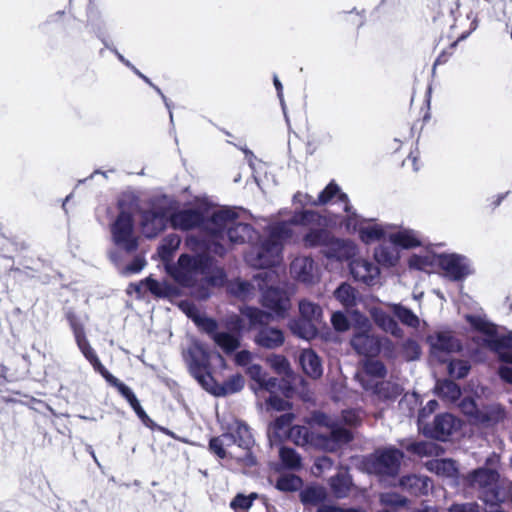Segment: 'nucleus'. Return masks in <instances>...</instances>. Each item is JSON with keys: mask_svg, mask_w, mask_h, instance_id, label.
Segmentation results:
<instances>
[{"mask_svg": "<svg viewBox=\"0 0 512 512\" xmlns=\"http://www.w3.org/2000/svg\"><path fill=\"white\" fill-rule=\"evenodd\" d=\"M204 231L208 237L204 243L206 253L182 254L176 265L168 267L173 279L201 300L210 296L212 287L223 285L226 278L224 270L215 265L209 254L223 257L232 246L258 237L257 231L250 224L239 221L237 211L228 207L215 210L207 218Z\"/></svg>", "mask_w": 512, "mask_h": 512, "instance_id": "obj_1", "label": "nucleus"}, {"mask_svg": "<svg viewBox=\"0 0 512 512\" xmlns=\"http://www.w3.org/2000/svg\"><path fill=\"white\" fill-rule=\"evenodd\" d=\"M314 422L320 427L327 428L329 436L315 430L310 431L305 426L295 425L283 438H288L299 446H311L327 451L336 450L339 445L349 442L352 438L349 430L325 414L315 415Z\"/></svg>", "mask_w": 512, "mask_h": 512, "instance_id": "obj_2", "label": "nucleus"}, {"mask_svg": "<svg viewBox=\"0 0 512 512\" xmlns=\"http://www.w3.org/2000/svg\"><path fill=\"white\" fill-rule=\"evenodd\" d=\"M119 214L110 224L112 243L127 254L134 253L139 246V236L135 229L133 213L140 209L138 197L124 193L118 201Z\"/></svg>", "mask_w": 512, "mask_h": 512, "instance_id": "obj_3", "label": "nucleus"}, {"mask_svg": "<svg viewBox=\"0 0 512 512\" xmlns=\"http://www.w3.org/2000/svg\"><path fill=\"white\" fill-rule=\"evenodd\" d=\"M276 274L273 270H263L253 277V284L246 281L235 283L234 292L243 298H247L253 287H257L261 293L262 305L276 316L284 317L290 308V299L287 292L275 285Z\"/></svg>", "mask_w": 512, "mask_h": 512, "instance_id": "obj_4", "label": "nucleus"}, {"mask_svg": "<svg viewBox=\"0 0 512 512\" xmlns=\"http://www.w3.org/2000/svg\"><path fill=\"white\" fill-rule=\"evenodd\" d=\"M252 442L248 427L238 420H233L226 427L225 433L210 440L209 447L221 459L252 463L249 453Z\"/></svg>", "mask_w": 512, "mask_h": 512, "instance_id": "obj_5", "label": "nucleus"}, {"mask_svg": "<svg viewBox=\"0 0 512 512\" xmlns=\"http://www.w3.org/2000/svg\"><path fill=\"white\" fill-rule=\"evenodd\" d=\"M293 235L288 223H276L269 228V235L246 253V262L259 269L268 268L281 262L283 242Z\"/></svg>", "mask_w": 512, "mask_h": 512, "instance_id": "obj_6", "label": "nucleus"}, {"mask_svg": "<svg viewBox=\"0 0 512 512\" xmlns=\"http://www.w3.org/2000/svg\"><path fill=\"white\" fill-rule=\"evenodd\" d=\"M73 331L75 335V339L77 342V345L84 355V357L90 362V364L93 366V368L99 372L105 380L119 391V393L129 402L135 413L143 419L146 417V413L141 407L138 399L136 398L135 394L132 392V390L126 386L124 383L119 381L116 377H114L100 362L99 358L97 357L95 351L90 346L88 340L86 339L85 333L80 325L74 324L73 325Z\"/></svg>", "mask_w": 512, "mask_h": 512, "instance_id": "obj_7", "label": "nucleus"}, {"mask_svg": "<svg viewBox=\"0 0 512 512\" xmlns=\"http://www.w3.org/2000/svg\"><path fill=\"white\" fill-rule=\"evenodd\" d=\"M73 331L75 335V339L77 342V345L84 355V357L90 362V364L93 366V368L99 372L105 380L119 391V393L129 402L135 413L143 419L146 417V413L141 407L138 399L136 398L135 394L132 392V390L126 386L124 383L119 381L116 377H114L100 362L99 358L97 357L95 351L90 346L88 340L86 339L85 333L80 325L74 324L73 325Z\"/></svg>", "mask_w": 512, "mask_h": 512, "instance_id": "obj_8", "label": "nucleus"}, {"mask_svg": "<svg viewBox=\"0 0 512 512\" xmlns=\"http://www.w3.org/2000/svg\"><path fill=\"white\" fill-rule=\"evenodd\" d=\"M302 241L306 248H321L323 254L330 259L348 260L356 253L353 242L334 237L322 226L308 230Z\"/></svg>", "mask_w": 512, "mask_h": 512, "instance_id": "obj_9", "label": "nucleus"}, {"mask_svg": "<svg viewBox=\"0 0 512 512\" xmlns=\"http://www.w3.org/2000/svg\"><path fill=\"white\" fill-rule=\"evenodd\" d=\"M386 370L377 360L368 359L364 362L363 370L358 374L363 388L383 399L396 397L402 391L399 385L384 381Z\"/></svg>", "mask_w": 512, "mask_h": 512, "instance_id": "obj_10", "label": "nucleus"}, {"mask_svg": "<svg viewBox=\"0 0 512 512\" xmlns=\"http://www.w3.org/2000/svg\"><path fill=\"white\" fill-rule=\"evenodd\" d=\"M477 339L497 353L502 361L512 364V332L498 329L492 322H475Z\"/></svg>", "mask_w": 512, "mask_h": 512, "instance_id": "obj_11", "label": "nucleus"}, {"mask_svg": "<svg viewBox=\"0 0 512 512\" xmlns=\"http://www.w3.org/2000/svg\"><path fill=\"white\" fill-rule=\"evenodd\" d=\"M336 331L353 329V348L367 357L375 356L380 350L378 339L371 334L370 322H331Z\"/></svg>", "mask_w": 512, "mask_h": 512, "instance_id": "obj_12", "label": "nucleus"}, {"mask_svg": "<svg viewBox=\"0 0 512 512\" xmlns=\"http://www.w3.org/2000/svg\"><path fill=\"white\" fill-rule=\"evenodd\" d=\"M469 481L471 486L481 490V497L484 502L490 503L492 506L506 498L504 483H499V476L492 468L474 471Z\"/></svg>", "mask_w": 512, "mask_h": 512, "instance_id": "obj_13", "label": "nucleus"}, {"mask_svg": "<svg viewBox=\"0 0 512 512\" xmlns=\"http://www.w3.org/2000/svg\"><path fill=\"white\" fill-rule=\"evenodd\" d=\"M184 358L189 366L191 373L205 388H209V381L212 380L211 375L207 372L209 365V353L198 342H192L190 347L184 353Z\"/></svg>", "mask_w": 512, "mask_h": 512, "instance_id": "obj_14", "label": "nucleus"}, {"mask_svg": "<svg viewBox=\"0 0 512 512\" xmlns=\"http://www.w3.org/2000/svg\"><path fill=\"white\" fill-rule=\"evenodd\" d=\"M437 263L444 276L452 281H461L474 273L470 259L464 255L443 253L437 256Z\"/></svg>", "mask_w": 512, "mask_h": 512, "instance_id": "obj_15", "label": "nucleus"}, {"mask_svg": "<svg viewBox=\"0 0 512 512\" xmlns=\"http://www.w3.org/2000/svg\"><path fill=\"white\" fill-rule=\"evenodd\" d=\"M292 277L305 285H314L320 280V268L315 261L308 256L296 257L290 264Z\"/></svg>", "mask_w": 512, "mask_h": 512, "instance_id": "obj_16", "label": "nucleus"}, {"mask_svg": "<svg viewBox=\"0 0 512 512\" xmlns=\"http://www.w3.org/2000/svg\"><path fill=\"white\" fill-rule=\"evenodd\" d=\"M461 423L452 414L444 413L435 417L432 425L426 424L420 431L430 437L446 440L460 429Z\"/></svg>", "mask_w": 512, "mask_h": 512, "instance_id": "obj_17", "label": "nucleus"}, {"mask_svg": "<svg viewBox=\"0 0 512 512\" xmlns=\"http://www.w3.org/2000/svg\"><path fill=\"white\" fill-rule=\"evenodd\" d=\"M402 453L397 449L379 451L371 460V472L380 475H395L400 466Z\"/></svg>", "mask_w": 512, "mask_h": 512, "instance_id": "obj_18", "label": "nucleus"}, {"mask_svg": "<svg viewBox=\"0 0 512 512\" xmlns=\"http://www.w3.org/2000/svg\"><path fill=\"white\" fill-rule=\"evenodd\" d=\"M349 269L355 281L373 286L379 283L380 270L371 260L355 258L350 261Z\"/></svg>", "mask_w": 512, "mask_h": 512, "instance_id": "obj_19", "label": "nucleus"}, {"mask_svg": "<svg viewBox=\"0 0 512 512\" xmlns=\"http://www.w3.org/2000/svg\"><path fill=\"white\" fill-rule=\"evenodd\" d=\"M346 226L349 229H358L360 239L366 244L379 241L385 238L387 234L386 226L375 223L361 224L358 215L354 211L348 215Z\"/></svg>", "mask_w": 512, "mask_h": 512, "instance_id": "obj_20", "label": "nucleus"}, {"mask_svg": "<svg viewBox=\"0 0 512 512\" xmlns=\"http://www.w3.org/2000/svg\"><path fill=\"white\" fill-rule=\"evenodd\" d=\"M217 322H196L199 330L205 331L215 343L225 352H231L239 346V336L236 331H218Z\"/></svg>", "mask_w": 512, "mask_h": 512, "instance_id": "obj_21", "label": "nucleus"}, {"mask_svg": "<svg viewBox=\"0 0 512 512\" xmlns=\"http://www.w3.org/2000/svg\"><path fill=\"white\" fill-rule=\"evenodd\" d=\"M431 354L441 362H446V355L460 349V343L450 332H438L429 336Z\"/></svg>", "mask_w": 512, "mask_h": 512, "instance_id": "obj_22", "label": "nucleus"}, {"mask_svg": "<svg viewBox=\"0 0 512 512\" xmlns=\"http://www.w3.org/2000/svg\"><path fill=\"white\" fill-rule=\"evenodd\" d=\"M169 221L174 229L186 231L200 226L204 230L207 219L197 209H183L173 212Z\"/></svg>", "mask_w": 512, "mask_h": 512, "instance_id": "obj_23", "label": "nucleus"}, {"mask_svg": "<svg viewBox=\"0 0 512 512\" xmlns=\"http://www.w3.org/2000/svg\"><path fill=\"white\" fill-rule=\"evenodd\" d=\"M372 320H419L408 308L400 304H380L371 309Z\"/></svg>", "mask_w": 512, "mask_h": 512, "instance_id": "obj_24", "label": "nucleus"}, {"mask_svg": "<svg viewBox=\"0 0 512 512\" xmlns=\"http://www.w3.org/2000/svg\"><path fill=\"white\" fill-rule=\"evenodd\" d=\"M167 220L166 213L162 210L144 211L141 215V226L145 237H156L165 229Z\"/></svg>", "mask_w": 512, "mask_h": 512, "instance_id": "obj_25", "label": "nucleus"}, {"mask_svg": "<svg viewBox=\"0 0 512 512\" xmlns=\"http://www.w3.org/2000/svg\"><path fill=\"white\" fill-rule=\"evenodd\" d=\"M246 373L255 382V384L251 385V388L259 400L262 399L263 393L272 392V389L277 386V379L266 378V374L258 364L248 366Z\"/></svg>", "mask_w": 512, "mask_h": 512, "instance_id": "obj_26", "label": "nucleus"}, {"mask_svg": "<svg viewBox=\"0 0 512 512\" xmlns=\"http://www.w3.org/2000/svg\"><path fill=\"white\" fill-rule=\"evenodd\" d=\"M333 197L337 198V201L343 203L344 205V211L348 213V215L352 212V207L349 205L348 196L345 193H342L340 191L339 186L334 183L330 182L324 190L320 192L317 199H312L310 196L306 195V204L311 205H325L328 203Z\"/></svg>", "mask_w": 512, "mask_h": 512, "instance_id": "obj_27", "label": "nucleus"}, {"mask_svg": "<svg viewBox=\"0 0 512 512\" xmlns=\"http://www.w3.org/2000/svg\"><path fill=\"white\" fill-rule=\"evenodd\" d=\"M506 418L504 409L498 405L493 404L480 410V414L475 416V425L489 428L502 423Z\"/></svg>", "mask_w": 512, "mask_h": 512, "instance_id": "obj_28", "label": "nucleus"}, {"mask_svg": "<svg viewBox=\"0 0 512 512\" xmlns=\"http://www.w3.org/2000/svg\"><path fill=\"white\" fill-rule=\"evenodd\" d=\"M325 218L322 217L318 212L313 210H300L296 211L289 221H282L281 223H288L291 228L292 225L316 228L323 226Z\"/></svg>", "mask_w": 512, "mask_h": 512, "instance_id": "obj_29", "label": "nucleus"}, {"mask_svg": "<svg viewBox=\"0 0 512 512\" xmlns=\"http://www.w3.org/2000/svg\"><path fill=\"white\" fill-rule=\"evenodd\" d=\"M389 240L391 243L405 249L418 247L423 243L421 234L418 231L408 228H402L395 233H391Z\"/></svg>", "mask_w": 512, "mask_h": 512, "instance_id": "obj_30", "label": "nucleus"}, {"mask_svg": "<svg viewBox=\"0 0 512 512\" xmlns=\"http://www.w3.org/2000/svg\"><path fill=\"white\" fill-rule=\"evenodd\" d=\"M255 341L262 347L273 349L283 344L284 336L281 330L263 325L256 335Z\"/></svg>", "mask_w": 512, "mask_h": 512, "instance_id": "obj_31", "label": "nucleus"}, {"mask_svg": "<svg viewBox=\"0 0 512 512\" xmlns=\"http://www.w3.org/2000/svg\"><path fill=\"white\" fill-rule=\"evenodd\" d=\"M303 372L312 379L321 377L323 367L320 358L312 350H304L299 358Z\"/></svg>", "mask_w": 512, "mask_h": 512, "instance_id": "obj_32", "label": "nucleus"}, {"mask_svg": "<svg viewBox=\"0 0 512 512\" xmlns=\"http://www.w3.org/2000/svg\"><path fill=\"white\" fill-rule=\"evenodd\" d=\"M400 485L415 495L426 494L432 487L431 481L424 476H408L400 481Z\"/></svg>", "mask_w": 512, "mask_h": 512, "instance_id": "obj_33", "label": "nucleus"}, {"mask_svg": "<svg viewBox=\"0 0 512 512\" xmlns=\"http://www.w3.org/2000/svg\"><path fill=\"white\" fill-rule=\"evenodd\" d=\"M212 382V380L208 382L210 389L207 390L215 395H227L239 392L245 384V380L240 374L232 376L221 387L218 388H214Z\"/></svg>", "mask_w": 512, "mask_h": 512, "instance_id": "obj_34", "label": "nucleus"}, {"mask_svg": "<svg viewBox=\"0 0 512 512\" xmlns=\"http://www.w3.org/2000/svg\"><path fill=\"white\" fill-rule=\"evenodd\" d=\"M427 468L437 475L453 478L457 475V467L451 459H434L427 463Z\"/></svg>", "mask_w": 512, "mask_h": 512, "instance_id": "obj_35", "label": "nucleus"}, {"mask_svg": "<svg viewBox=\"0 0 512 512\" xmlns=\"http://www.w3.org/2000/svg\"><path fill=\"white\" fill-rule=\"evenodd\" d=\"M300 320H321L323 317L322 307L309 299H302L298 303Z\"/></svg>", "mask_w": 512, "mask_h": 512, "instance_id": "obj_36", "label": "nucleus"}, {"mask_svg": "<svg viewBox=\"0 0 512 512\" xmlns=\"http://www.w3.org/2000/svg\"><path fill=\"white\" fill-rule=\"evenodd\" d=\"M300 498L305 505H318L326 499V491L321 486H308L301 491Z\"/></svg>", "mask_w": 512, "mask_h": 512, "instance_id": "obj_37", "label": "nucleus"}, {"mask_svg": "<svg viewBox=\"0 0 512 512\" xmlns=\"http://www.w3.org/2000/svg\"><path fill=\"white\" fill-rule=\"evenodd\" d=\"M437 394L442 399L453 402L460 396V388L452 381H439L435 387Z\"/></svg>", "mask_w": 512, "mask_h": 512, "instance_id": "obj_38", "label": "nucleus"}, {"mask_svg": "<svg viewBox=\"0 0 512 512\" xmlns=\"http://www.w3.org/2000/svg\"><path fill=\"white\" fill-rule=\"evenodd\" d=\"M335 298L344 306L352 307L356 301V290L348 283H342L335 291Z\"/></svg>", "mask_w": 512, "mask_h": 512, "instance_id": "obj_39", "label": "nucleus"}, {"mask_svg": "<svg viewBox=\"0 0 512 512\" xmlns=\"http://www.w3.org/2000/svg\"><path fill=\"white\" fill-rule=\"evenodd\" d=\"M330 485L337 497H344L350 490L351 479L347 473L340 472L331 478Z\"/></svg>", "mask_w": 512, "mask_h": 512, "instance_id": "obj_40", "label": "nucleus"}, {"mask_svg": "<svg viewBox=\"0 0 512 512\" xmlns=\"http://www.w3.org/2000/svg\"><path fill=\"white\" fill-rule=\"evenodd\" d=\"M374 257L379 264L387 267L394 266L398 261V255L395 249L387 246H379L376 248Z\"/></svg>", "mask_w": 512, "mask_h": 512, "instance_id": "obj_41", "label": "nucleus"}, {"mask_svg": "<svg viewBox=\"0 0 512 512\" xmlns=\"http://www.w3.org/2000/svg\"><path fill=\"white\" fill-rule=\"evenodd\" d=\"M290 323H291L290 329H291L292 333L302 339L311 340L317 334V329L314 326L313 322H290Z\"/></svg>", "mask_w": 512, "mask_h": 512, "instance_id": "obj_42", "label": "nucleus"}, {"mask_svg": "<svg viewBox=\"0 0 512 512\" xmlns=\"http://www.w3.org/2000/svg\"><path fill=\"white\" fill-rule=\"evenodd\" d=\"M294 420V415L291 413H287L281 415L279 418L275 420V422L270 426V430H273L274 436L278 439H282L284 435L287 434L290 425Z\"/></svg>", "mask_w": 512, "mask_h": 512, "instance_id": "obj_43", "label": "nucleus"}, {"mask_svg": "<svg viewBox=\"0 0 512 512\" xmlns=\"http://www.w3.org/2000/svg\"><path fill=\"white\" fill-rule=\"evenodd\" d=\"M269 397H265L263 395V399L265 400L264 403L261 404L262 407H264L267 411L270 410H276V411H283L288 407V402L284 399L274 395L275 388L272 389V392H269Z\"/></svg>", "mask_w": 512, "mask_h": 512, "instance_id": "obj_44", "label": "nucleus"}, {"mask_svg": "<svg viewBox=\"0 0 512 512\" xmlns=\"http://www.w3.org/2000/svg\"><path fill=\"white\" fill-rule=\"evenodd\" d=\"M302 481L295 475H283L277 481L276 487L281 491H295L301 487Z\"/></svg>", "mask_w": 512, "mask_h": 512, "instance_id": "obj_45", "label": "nucleus"}, {"mask_svg": "<svg viewBox=\"0 0 512 512\" xmlns=\"http://www.w3.org/2000/svg\"><path fill=\"white\" fill-rule=\"evenodd\" d=\"M267 362L278 374L288 375L291 372L290 364L284 356L271 355Z\"/></svg>", "mask_w": 512, "mask_h": 512, "instance_id": "obj_46", "label": "nucleus"}, {"mask_svg": "<svg viewBox=\"0 0 512 512\" xmlns=\"http://www.w3.org/2000/svg\"><path fill=\"white\" fill-rule=\"evenodd\" d=\"M140 285L155 296L165 297L168 294V287L164 283L158 282L151 277L146 278Z\"/></svg>", "mask_w": 512, "mask_h": 512, "instance_id": "obj_47", "label": "nucleus"}, {"mask_svg": "<svg viewBox=\"0 0 512 512\" xmlns=\"http://www.w3.org/2000/svg\"><path fill=\"white\" fill-rule=\"evenodd\" d=\"M280 457L282 462L291 469L298 468L300 466L301 459L299 455L291 448L283 447L280 450Z\"/></svg>", "mask_w": 512, "mask_h": 512, "instance_id": "obj_48", "label": "nucleus"}, {"mask_svg": "<svg viewBox=\"0 0 512 512\" xmlns=\"http://www.w3.org/2000/svg\"><path fill=\"white\" fill-rule=\"evenodd\" d=\"M257 494L251 493L250 495L238 494L230 503L231 508L234 510H247L251 507L253 500Z\"/></svg>", "mask_w": 512, "mask_h": 512, "instance_id": "obj_49", "label": "nucleus"}, {"mask_svg": "<svg viewBox=\"0 0 512 512\" xmlns=\"http://www.w3.org/2000/svg\"><path fill=\"white\" fill-rule=\"evenodd\" d=\"M461 411L468 416L469 421L475 425V416L480 414L475 401L473 399L465 398L459 404Z\"/></svg>", "mask_w": 512, "mask_h": 512, "instance_id": "obj_50", "label": "nucleus"}, {"mask_svg": "<svg viewBox=\"0 0 512 512\" xmlns=\"http://www.w3.org/2000/svg\"><path fill=\"white\" fill-rule=\"evenodd\" d=\"M470 367L466 361L458 360L449 363V373L456 378H462L467 375Z\"/></svg>", "mask_w": 512, "mask_h": 512, "instance_id": "obj_51", "label": "nucleus"}, {"mask_svg": "<svg viewBox=\"0 0 512 512\" xmlns=\"http://www.w3.org/2000/svg\"><path fill=\"white\" fill-rule=\"evenodd\" d=\"M437 406H438L437 401L430 400L427 403V405L424 408H422V410L419 412V417H418L419 430L427 424L425 421L426 418L436 410Z\"/></svg>", "mask_w": 512, "mask_h": 512, "instance_id": "obj_52", "label": "nucleus"}, {"mask_svg": "<svg viewBox=\"0 0 512 512\" xmlns=\"http://www.w3.org/2000/svg\"><path fill=\"white\" fill-rule=\"evenodd\" d=\"M242 315L246 320H263L264 312L256 307L245 306L241 309Z\"/></svg>", "mask_w": 512, "mask_h": 512, "instance_id": "obj_53", "label": "nucleus"}, {"mask_svg": "<svg viewBox=\"0 0 512 512\" xmlns=\"http://www.w3.org/2000/svg\"><path fill=\"white\" fill-rule=\"evenodd\" d=\"M380 500L385 505H403L405 503V499L399 496L396 493H383L380 496Z\"/></svg>", "mask_w": 512, "mask_h": 512, "instance_id": "obj_54", "label": "nucleus"}, {"mask_svg": "<svg viewBox=\"0 0 512 512\" xmlns=\"http://www.w3.org/2000/svg\"><path fill=\"white\" fill-rule=\"evenodd\" d=\"M180 244V237L176 234H171L165 237L164 244L162 245L161 249L163 251L169 250L174 251L179 247Z\"/></svg>", "mask_w": 512, "mask_h": 512, "instance_id": "obj_55", "label": "nucleus"}, {"mask_svg": "<svg viewBox=\"0 0 512 512\" xmlns=\"http://www.w3.org/2000/svg\"><path fill=\"white\" fill-rule=\"evenodd\" d=\"M252 359V353L247 350H242L235 355V362L239 366H250L249 364L251 363Z\"/></svg>", "mask_w": 512, "mask_h": 512, "instance_id": "obj_56", "label": "nucleus"}, {"mask_svg": "<svg viewBox=\"0 0 512 512\" xmlns=\"http://www.w3.org/2000/svg\"><path fill=\"white\" fill-rule=\"evenodd\" d=\"M449 512H478L476 503L455 504L449 508Z\"/></svg>", "mask_w": 512, "mask_h": 512, "instance_id": "obj_57", "label": "nucleus"}, {"mask_svg": "<svg viewBox=\"0 0 512 512\" xmlns=\"http://www.w3.org/2000/svg\"><path fill=\"white\" fill-rule=\"evenodd\" d=\"M435 446L429 442L416 443L411 446V449L418 454H431Z\"/></svg>", "mask_w": 512, "mask_h": 512, "instance_id": "obj_58", "label": "nucleus"}, {"mask_svg": "<svg viewBox=\"0 0 512 512\" xmlns=\"http://www.w3.org/2000/svg\"><path fill=\"white\" fill-rule=\"evenodd\" d=\"M360 413L354 410L345 411L343 414V421L347 425H356L360 422Z\"/></svg>", "mask_w": 512, "mask_h": 512, "instance_id": "obj_59", "label": "nucleus"}, {"mask_svg": "<svg viewBox=\"0 0 512 512\" xmlns=\"http://www.w3.org/2000/svg\"><path fill=\"white\" fill-rule=\"evenodd\" d=\"M181 308L186 313L187 317L190 318L191 320H194V321H197V320H210L209 318L203 319V318L199 317L197 309L193 305H190V304L186 303V304H182Z\"/></svg>", "mask_w": 512, "mask_h": 512, "instance_id": "obj_60", "label": "nucleus"}, {"mask_svg": "<svg viewBox=\"0 0 512 512\" xmlns=\"http://www.w3.org/2000/svg\"><path fill=\"white\" fill-rule=\"evenodd\" d=\"M145 264H146V262H145L144 258L135 257L133 259V261L131 262V264H129L127 266V271L130 273H138L144 268Z\"/></svg>", "mask_w": 512, "mask_h": 512, "instance_id": "obj_61", "label": "nucleus"}, {"mask_svg": "<svg viewBox=\"0 0 512 512\" xmlns=\"http://www.w3.org/2000/svg\"><path fill=\"white\" fill-rule=\"evenodd\" d=\"M426 263H427L426 258H423L421 256H417V255H413L409 259L410 267H413V268H416V269H419V270H423L425 268Z\"/></svg>", "mask_w": 512, "mask_h": 512, "instance_id": "obj_62", "label": "nucleus"}, {"mask_svg": "<svg viewBox=\"0 0 512 512\" xmlns=\"http://www.w3.org/2000/svg\"><path fill=\"white\" fill-rule=\"evenodd\" d=\"M381 324V328L385 331H390L392 334L399 336V329L397 327V322H379Z\"/></svg>", "mask_w": 512, "mask_h": 512, "instance_id": "obj_63", "label": "nucleus"}, {"mask_svg": "<svg viewBox=\"0 0 512 512\" xmlns=\"http://www.w3.org/2000/svg\"><path fill=\"white\" fill-rule=\"evenodd\" d=\"M501 378L509 383H512V367L503 366L499 370Z\"/></svg>", "mask_w": 512, "mask_h": 512, "instance_id": "obj_64", "label": "nucleus"}]
</instances>
